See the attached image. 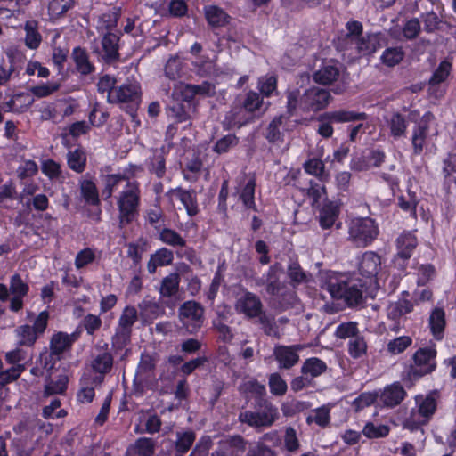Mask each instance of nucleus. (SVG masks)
<instances>
[{
  "instance_id": "obj_1",
  "label": "nucleus",
  "mask_w": 456,
  "mask_h": 456,
  "mask_svg": "<svg viewBox=\"0 0 456 456\" xmlns=\"http://www.w3.org/2000/svg\"><path fill=\"white\" fill-rule=\"evenodd\" d=\"M285 96L286 114L289 118L296 116L298 111L303 113L321 111L331 100L329 90L317 86L306 89L302 94L298 88L287 89Z\"/></svg>"
},
{
  "instance_id": "obj_2",
  "label": "nucleus",
  "mask_w": 456,
  "mask_h": 456,
  "mask_svg": "<svg viewBox=\"0 0 456 456\" xmlns=\"http://www.w3.org/2000/svg\"><path fill=\"white\" fill-rule=\"evenodd\" d=\"M118 228H125L133 224L139 216L141 206L140 183L136 180L126 183L116 197Z\"/></svg>"
},
{
  "instance_id": "obj_3",
  "label": "nucleus",
  "mask_w": 456,
  "mask_h": 456,
  "mask_svg": "<svg viewBox=\"0 0 456 456\" xmlns=\"http://www.w3.org/2000/svg\"><path fill=\"white\" fill-rule=\"evenodd\" d=\"M345 277L342 273L330 272L324 289L333 299L343 300L348 307L356 306L362 301V291L356 285H350Z\"/></svg>"
},
{
  "instance_id": "obj_4",
  "label": "nucleus",
  "mask_w": 456,
  "mask_h": 456,
  "mask_svg": "<svg viewBox=\"0 0 456 456\" xmlns=\"http://www.w3.org/2000/svg\"><path fill=\"white\" fill-rule=\"evenodd\" d=\"M73 345L65 331H55L49 340V351L40 354L39 359L45 370H57L55 365L72 350Z\"/></svg>"
},
{
  "instance_id": "obj_5",
  "label": "nucleus",
  "mask_w": 456,
  "mask_h": 456,
  "mask_svg": "<svg viewBox=\"0 0 456 456\" xmlns=\"http://www.w3.org/2000/svg\"><path fill=\"white\" fill-rule=\"evenodd\" d=\"M239 414V421L255 428H270L279 419L278 408L273 403L251 405Z\"/></svg>"
},
{
  "instance_id": "obj_6",
  "label": "nucleus",
  "mask_w": 456,
  "mask_h": 456,
  "mask_svg": "<svg viewBox=\"0 0 456 456\" xmlns=\"http://www.w3.org/2000/svg\"><path fill=\"white\" fill-rule=\"evenodd\" d=\"M180 320L190 334L197 333L204 322V308L194 301L184 302L179 308Z\"/></svg>"
},
{
  "instance_id": "obj_7",
  "label": "nucleus",
  "mask_w": 456,
  "mask_h": 456,
  "mask_svg": "<svg viewBox=\"0 0 456 456\" xmlns=\"http://www.w3.org/2000/svg\"><path fill=\"white\" fill-rule=\"evenodd\" d=\"M395 246L397 252L394 258L395 265L404 271L418 246V238L413 232L405 230L397 237Z\"/></svg>"
},
{
  "instance_id": "obj_8",
  "label": "nucleus",
  "mask_w": 456,
  "mask_h": 456,
  "mask_svg": "<svg viewBox=\"0 0 456 456\" xmlns=\"http://www.w3.org/2000/svg\"><path fill=\"white\" fill-rule=\"evenodd\" d=\"M256 173L245 174L243 177L237 179L235 192L243 208L254 212L258 211L256 203Z\"/></svg>"
},
{
  "instance_id": "obj_9",
  "label": "nucleus",
  "mask_w": 456,
  "mask_h": 456,
  "mask_svg": "<svg viewBox=\"0 0 456 456\" xmlns=\"http://www.w3.org/2000/svg\"><path fill=\"white\" fill-rule=\"evenodd\" d=\"M141 97V88L137 84H124L114 90V94L108 96L110 103H128L126 113L134 116L136 113L138 102Z\"/></svg>"
},
{
  "instance_id": "obj_10",
  "label": "nucleus",
  "mask_w": 456,
  "mask_h": 456,
  "mask_svg": "<svg viewBox=\"0 0 456 456\" xmlns=\"http://www.w3.org/2000/svg\"><path fill=\"white\" fill-rule=\"evenodd\" d=\"M434 119V114L428 110L424 113L419 122H416V125H413L411 135L412 155L419 156L422 154L428 144L430 124Z\"/></svg>"
},
{
  "instance_id": "obj_11",
  "label": "nucleus",
  "mask_w": 456,
  "mask_h": 456,
  "mask_svg": "<svg viewBox=\"0 0 456 456\" xmlns=\"http://www.w3.org/2000/svg\"><path fill=\"white\" fill-rule=\"evenodd\" d=\"M255 120V115L248 113L241 104L235 100L229 111L224 115L222 121V126L224 131H230L234 128H241Z\"/></svg>"
},
{
  "instance_id": "obj_12",
  "label": "nucleus",
  "mask_w": 456,
  "mask_h": 456,
  "mask_svg": "<svg viewBox=\"0 0 456 456\" xmlns=\"http://www.w3.org/2000/svg\"><path fill=\"white\" fill-rule=\"evenodd\" d=\"M235 310L248 320L256 319L264 311L260 297L253 292H244L235 302Z\"/></svg>"
},
{
  "instance_id": "obj_13",
  "label": "nucleus",
  "mask_w": 456,
  "mask_h": 456,
  "mask_svg": "<svg viewBox=\"0 0 456 456\" xmlns=\"http://www.w3.org/2000/svg\"><path fill=\"white\" fill-rule=\"evenodd\" d=\"M346 37L355 44V49L359 57L370 56V34L366 33V38L362 37V24L357 20H349L346 24Z\"/></svg>"
},
{
  "instance_id": "obj_14",
  "label": "nucleus",
  "mask_w": 456,
  "mask_h": 456,
  "mask_svg": "<svg viewBox=\"0 0 456 456\" xmlns=\"http://www.w3.org/2000/svg\"><path fill=\"white\" fill-rule=\"evenodd\" d=\"M166 196L172 198L175 196L176 199L184 207L187 215L193 217L200 213V207L198 203L197 192L194 189H184L181 186L171 188L166 192Z\"/></svg>"
},
{
  "instance_id": "obj_15",
  "label": "nucleus",
  "mask_w": 456,
  "mask_h": 456,
  "mask_svg": "<svg viewBox=\"0 0 456 456\" xmlns=\"http://www.w3.org/2000/svg\"><path fill=\"white\" fill-rule=\"evenodd\" d=\"M370 220L357 217L349 225V238L358 248L366 247L370 242Z\"/></svg>"
},
{
  "instance_id": "obj_16",
  "label": "nucleus",
  "mask_w": 456,
  "mask_h": 456,
  "mask_svg": "<svg viewBox=\"0 0 456 456\" xmlns=\"http://www.w3.org/2000/svg\"><path fill=\"white\" fill-rule=\"evenodd\" d=\"M301 349L300 345H276L273 348V356L280 368L290 369L299 361L298 351Z\"/></svg>"
},
{
  "instance_id": "obj_17",
  "label": "nucleus",
  "mask_w": 456,
  "mask_h": 456,
  "mask_svg": "<svg viewBox=\"0 0 456 456\" xmlns=\"http://www.w3.org/2000/svg\"><path fill=\"white\" fill-rule=\"evenodd\" d=\"M121 33L108 31L103 35L101 40L102 48V59L107 64H113L119 61V40Z\"/></svg>"
},
{
  "instance_id": "obj_18",
  "label": "nucleus",
  "mask_w": 456,
  "mask_h": 456,
  "mask_svg": "<svg viewBox=\"0 0 456 456\" xmlns=\"http://www.w3.org/2000/svg\"><path fill=\"white\" fill-rule=\"evenodd\" d=\"M71 60L74 62L76 72L81 77L92 75L96 70V67L90 60L89 53L85 47H74L71 52Z\"/></svg>"
},
{
  "instance_id": "obj_19",
  "label": "nucleus",
  "mask_w": 456,
  "mask_h": 456,
  "mask_svg": "<svg viewBox=\"0 0 456 456\" xmlns=\"http://www.w3.org/2000/svg\"><path fill=\"white\" fill-rule=\"evenodd\" d=\"M242 389L250 406L272 403L266 398L265 387L256 380L244 383Z\"/></svg>"
},
{
  "instance_id": "obj_20",
  "label": "nucleus",
  "mask_w": 456,
  "mask_h": 456,
  "mask_svg": "<svg viewBox=\"0 0 456 456\" xmlns=\"http://www.w3.org/2000/svg\"><path fill=\"white\" fill-rule=\"evenodd\" d=\"M340 70L338 68V62L334 60H330L322 65L320 69L316 70L313 74V79L315 83L322 86L332 84L339 77Z\"/></svg>"
},
{
  "instance_id": "obj_21",
  "label": "nucleus",
  "mask_w": 456,
  "mask_h": 456,
  "mask_svg": "<svg viewBox=\"0 0 456 456\" xmlns=\"http://www.w3.org/2000/svg\"><path fill=\"white\" fill-rule=\"evenodd\" d=\"M439 393L437 390L431 391L425 397L423 395L416 396L418 404V413L422 418V423H428L436 410V398Z\"/></svg>"
},
{
  "instance_id": "obj_22",
  "label": "nucleus",
  "mask_w": 456,
  "mask_h": 456,
  "mask_svg": "<svg viewBox=\"0 0 456 456\" xmlns=\"http://www.w3.org/2000/svg\"><path fill=\"white\" fill-rule=\"evenodd\" d=\"M205 19L208 24L213 28H223L231 21V16L221 7L212 4L204 7Z\"/></svg>"
},
{
  "instance_id": "obj_23",
  "label": "nucleus",
  "mask_w": 456,
  "mask_h": 456,
  "mask_svg": "<svg viewBox=\"0 0 456 456\" xmlns=\"http://www.w3.org/2000/svg\"><path fill=\"white\" fill-rule=\"evenodd\" d=\"M140 310V318L142 322L151 323L162 313V308L159 302L154 297L150 296L145 297L142 302L138 304Z\"/></svg>"
},
{
  "instance_id": "obj_24",
  "label": "nucleus",
  "mask_w": 456,
  "mask_h": 456,
  "mask_svg": "<svg viewBox=\"0 0 456 456\" xmlns=\"http://www.w3.org/2000/svg\"><path fill=\"white\" fill-rule=\"evenodd\" d=\"M191 101L184 97L183 102L175 101L167 108V115L175 124L183 123L190 119Z\"/></svg>"
},
{
  "instance_id": "obj_25",
  "label": "nucleus",
  "mask_w": 456,
  "mask_h": 456,
  "mask_svg": "<svg viewBox=\"0 0 456 456\" xmlns=\"http://www.w3.org/2000/svg\"><path fill=\"white\" fill-rule=\"evenodd\" d=\"M33 103V99L28 94L22 93L15 94L10 100L0 104L3 110V114L5 112L12 113H23Z\"/></svg>"
},
{
  "instance_id": "obj_26",
  "label": "nucleus",
  "mask_w": 456,
  "mask_h": 456,
  "mask_svg": "<svg viewBox=\"0 0 456 456\" xmlns=\"http://www.w3.org/2000/svg\"><path fill=\"white\" fill-rule=\"evenodd\" d=\"M365 118L364 113H357L351 110H338L327 111L319 116V121H331L332 124L347 123L355 120H362Z\"/></svg>"
},
{
  "instance_id": "obj_27",
  "label": "nucleus",
  "mask_w": 456,
  "mask_h": 456,
  "mask_svg": "<svg viewBox=\"0 0 456 456\" xmlns=\"http://www.w3.org/2000/svg\"><path fill=\"white\" fill-rule=\"evenodd\" d=\"M406 392L399 382H395L392 385L387 386L380 395V401L387 406L393 408L404 399Z\"/></svg>"
},
{
  "instance_id": "obj_28",
  "label": "nucleus",
  "mask_w": 456,
  "mask_h": 456,
  "mask_svg": "<svg viewBox=\"0 0 456 456\" xmlns=\"http://www.w3.org/2000/svg\"><path fill=\"white\" fill-rule=\"evenodd\" d=\"M166 156L164 148L155 149L152 155L146 160V166L149 173L153 174L157 178L161 179L166 175Z\"/></svg>"
},
{
  "instance_id": "obj_29",
  "label": "nucleus",
  "mask_w": 456,
  "mask_h": 456,
  "mask_svg": "<svg viewBox=\"0 0 456 456\" xmlns=\"http://www.w3.org/2000/svg\"><path fill=\"white\" fill-rule=\"evenodd\" d=\"M173 261V251L166 247H162L151 255L147 263V270L149 273L153 274L158 267L170 265Z\"/></svg>"
},
{
  "instance_id": "obj_30",
  "label": "nucleus",
  "mask_w": 456,
  "mask_h": 456,
  "mask_svg": "<svg viewBox=\"0 0 456 456\" xmlns=\"http://www.w3.org/2000/svg\"><path fill=\"white\" fill-rule=\"evenodd\" d=\"M45 379L44 396H51L53 395H62L66 392L69 383V378L65 374H60L53 377V372Z\"/></svg>"
},
{
  "instance_id": "obj_31",
  "label": "nucleus",
  "mask_w": 456,
  "mask_h": 456,
  "mask_svg": "<svg viewBox=\"0 0 456 456\" xmlns=\"http://www.w3.org/2000/svg\"><path fill=\"white\" fill-rule=\"evenodd\" d=\"M131 178H133V173L128 175L126 173L106 175L103 177L104 187L102 190L103 200H107L110 199L114 191L118 190L119 184L123 181H126V183L132 182Z\"/></svg>"
},
{
  "instance_id": "obj_32",
  "label": "nucleus",
  "mask_w": 456,
  "mask_h": 456,
  "mask_svg": "<svg viewBox=\"0 0 456 456\" xmlns=\"http://www.w3.org/2000/svg\"><path fill=\"white\" fill-rule=\"evenodd\" d=\"M227 456H240L246 451L247 441L240 435L228 436L218 442Z\"/></svg>"
},
{
  "instance_id": "obj_33",
  "label": "nucleus",
  "mask_w": 456,
  "mask_h": 456,
  "mask_svg": "<svg viewBox=\"0 0 456 456\" xmlns=\"http://www.w3.org/2000/svg\"><path fill=\"white\" fill-rule=\"evenodd\" d=\"M23 29L25 31L24 44L30 50L39 48L43 37L39 32V23L35 20H28L25 22Z\"/></svg>"
},
{
  "instance_id": "obj_34",
  "label": "nucleus",
  "mask_w": 456,
  "mask_h": 456,
  "mask_svg": "<svg viewBox=\"0 0 456 456\" xmlns=\"http://www.w3.org/2000/svg\"><path fill=\"white\" fill-rule=\"evenodd\" d=\"M339 215V207L335 202L326 201L319 211V224L323 229L331 228Z\"/></svg>"
},
{
  "instance_id": "obj_35",
  "label": "nucleus",
  "mask_w": 456,
  "mask_h": 456,
  "mask_svg": "<svg viewBox=\"0 0 456 456\" xmlns=\"http://www.w3.org/2000/svg\"><path fill=\"white\" fill-rule=\"evenodd\" d=\"M436 354L435 346L421 347L414 353L412 359L416 366H428L427 370H435Z\"/></svg>"
},
{
  "instance_id": "obj_36",
  "label": "nucleus",
  "mask_w": 456,
  "mask_h": 456,
  "mask_svg": "<svg viewBox=\"0 0 456 456\" xmlns=\"http://www.w3.org/2000/svg\"><path fill=\"white\" fill-rule=\"evenodd\" d=\"M446 325L445 312L443 308L436 307L429 316V328L433 337L436 340H442Z\"/></svg>"
},
{
  "instance_id": "obj_37",
  "label": "nucleus",
  "mask_w": 456,
  "mask_h": 456,
  "mask_svg": "<svg viewBox=\"0 0 456 456\" xmlns=\"http://www.w3.org/2000/svg\"><path fill=\"white\" fill-rule=\"evenodd\" d=\"M236 100L241 104L244 110L248 113L255 115V118L256 117V113L260 112L264 104L263 97L253 90H249L244 96L240 98L238 97Z\"/></svg>"
},
{
  "instance_id": "obj_38",
  "label": "nucleus",
  "mask_w": 456,
  "mask_h": 456,
  "mask_svg": "<svg viewBox=\"0 0 456 456\" xmlns=\"http://www.w3.org/2000/svg\"><path fill=\"white\" fill-rule=\"evenodd\" d=\"M157 232L158 239L163 244L173 248H184L186 246V240L174 229L161 227Z\"/></svg>"
},
{
  "instance_id": "obj_39",
  "label": "nucleus",
  "mask_w": 456,
  "mask_h": 456,
  "mask_svg": "<svg viewBox=\"0 0 456 456\" xmlns=\"http://www.w3.org/2000/svg\"><path fill=\"white\" fill-rule=\"evenodd\" d=\"M256 319H257V322L260 325L261 330L266 336L275 338H281L279 326L276 323L273 314H268L264 310L259 316H256Z\"/></svg>"
},
{
  "instance_id": "obj_40",
  "label": "nucleus",
  "mask_w": 456,
  "mask_h": 456,
  "mask_svg": "<svg viewBox=\"0 0 456 456\" xmlns=\"http://www.w3.org/2000/svg\"><path fill=\"white\" fill-rule=\"evenodd\" d=\"M181 279L177 273H171L161 281L159 294L163 297H172L178 293Z\"/></svg>"
},
{
  "instance_id": "obj_41",
  "label": "nucleus",
  "mask_w": 456,
  "mask_h": 456,
  "mask_svg": "<svg viewBox=\"0 0 456 456\" xmlns=\"http://www.w3.org/2000/svg\"><path fill=\"white\" fill-rule=\"evenodd\" d=\"M80 193L86 203L91 206L100 205L99 191L93 180L85 179L80 182Z\"/></svg>"
},
{
  "instance_id": "obj_42",
  "label": "nucleus",
  "mask_w": 456,
  "mask_h": 456,
  "mask_svg": "<svg viewBox=\"0 0 456 456\" xmlns=\"http://www.w3.org/2000/svg\"><path fill=\"white\" fill-rule=\"evenodd\" d=\"M196 435L192 430L177 432V439L175 444V450L177 455H183L192 446Z\"/></svg>"
},
{
  "instance_id": "obj_43",
  "label": "nucleus",
  "mask_w": 456,
  "mask_h": 456,
  "mask_svg": "<svg viewBox=\"0 0 456 456\" xmlns=\"http://www.w3.org/2000/svg\"><path fill=\"white\" fill-rule=\"evenodd\" d=\"M388 126L391 136L394 138H401L405 135L408 124L403 114L395 112L390 118Z\"/></svg>"
},
{
  "instance_id": "obj_44",
  "label": "nucleus",
  "mask_w": 456,
  "mask_h": 456,
  "mask_svg": "<svg viewBox=\"0 0 456 456\" xmlns=\"http://www.w3.org/2000/svg\"><path fill=\"white\" fill-rule=\"evenodd\" d=\"M67 162L69 167L77 174L84 172L86 166V156L83 150L75 149L69 151Z\"/></svg>"
},
{
  "instance_id": "obj_45",
  "label": "nucleus",
  "mask_w": 456,
  "mask_h": 456,
  "mask_svg": "<svg viewBox=\"0 0 456 456\" xmlns=\"http://www.w3.org/2000/svg\"><path fill=\"white\" fill-rule=\"evenodd\" d=\"M413 303L407 298H399L394 305H391L387 317L391 320L399 319L401 316L413 311Z\"/></svg>"
},
{
  "instance_id": "obj_46",
  "label": "nucleus",
  "mask_w": 456,
  "mask_h": 456,
  "mask_svg": "<svg viewBox=\"0 0 456 456\" xmlns=\"http://www.w3.org/2000/svg\"><path fill=\"white\" fill-rule=\"evenodd\" d=\"M105 351L98 354L91 362L92 370H111L113 356L108 351V344H104Z\"/></svg>"
},
{
  "instance_id": "obj_47",
  "label": "nucleus",
  "mask_w": 456,
  "mask_h": 456,
  "mask_svg": "<svg viewBox=\"0 0 456 456\" xmlns=\"http://www.w3.org/2000/svg\"><path fill=\"white\" fill-rule=\"evenodd\" d=\"M405 52L402 46L388 47L385 49L381 55V61L387 67L398 65L404 58Z\"/></svg>"
},
{
  "instance_id": "obj_48",
  "label": "nucleus",
  "mask_w": 456,
  "mask_h": 456,
  "mask_svg": "<svg viewBox=\"0 0 456 456\" xmlns=\"http://www.w3.org/2000/svg\"><path fill=\"white\" fill-rule=\"evenodd\" d=\"M240 142L239 137L235 134H228L218 139L213 146V151L218 155L229 152Z\"/></svg>"
},
{
  "instance_id": "obj_49",
  "label": "nucleus",
  "mask_w": 456,
  "mask_h": 456,
  "mask_svg": "<svg viewBox=\"0 0 456 456\" xmlns=\"http://www.w3.org/2000/svg\"><path fill=\"white\" fill-rule=\"evenodd\" d=\"M138 320V313L134 306L126 305L118 320V328L132 331L133 325Z\"/></svg>"
},
{
  "instance_id": "obj_50",
  "label": "nucleus",
  "mask_w": 456,
  "mask_h": 456,
  "mask_svg": "<svg viewBox=\"0 0 456 456\" xmlns=\"http://www.w3.org/2000/svg\"><path fill=\"white\" fill-rule=\"evenodd\" d=\"M75 4L74 0H50L48 12L52 18L63 16Z\"/></svg>"
},
{
  "instance_id": "obj_51",
  "label": "nucleus",
  "mask_w": 456,
  "mask_h": 456,
  "mask_svg": "<svg viewBox=\"0 0 456 456\" xmlns=\"http://www.w3.org/2000/svg\"><path fill=\"white\" fill-rule=\"evenodd\" d=\"M128 447L140 456H152L155 452L154 441L149 437H139Z\"/></svg>"
},
{
  "instance_id": "obj_52",
  "label": "nucleus",
  "mask_w": 456,
  "mask_h": 456,
  "mask_svg": "<svg viewBox=\"0 0 456 456\" xmlns=\"http://www.w3.org/2000/svg\"><path fill=\"white\" fill-rule=\"evenodd\" d=\"M90 129L91 126L86 121H76L64 128L61 137L63 141L67 139V136L77 139L83 134H86Z\"/></svg>"
},
{
  "instance_id": "obj_53",
  "label": "nucleus",
  "mask_w": 456,
  "mask_h": 456,
  "mask_svg": "<svg viewBox=\"0 0 456 456\" xmlns=\"http://www.w3.org/2000/svg\"><path fill=\"white\" fill-rule=\"evenodd\" d=\"M96 248L86 247L77 252L74 265L77 270L83 269L96 260Z\"/></svg>"
},
{
  "instance_id": "obj_54",
  "label": "nucleus",
  "mask_w": 456,
  "mask_h": 456,
  "mask_svg": "<svg viewBox=\"0 0 456 456\" xmlns=\"http://www.w3.org/2000/svg\"><path fill=\"white\" fill-rule=\"evenodd\" d=\"M20 346H32L38 338V334L28 324H24L16 329Z\"/></svg>"
},
{
  "instance_id": "obj_55",
  "label": "nucleus",
  "mask_w": 456,
  "mask_h": 456,
  "mask_svg": "<svg viewBox=\"0 0 456 456\" xmlns=\"http://www.w3.org/2000/svg\"><path fill=\"white\" fill-rule=\"evenodd\" d=\"M132 331L117 328L115 334L111 338V346L116 353L126 349L131 341Z\"/></svg>"
},
{
  "instance_id": "obj_56",
  "label": "nucleus",
  "mask_w": 456,
  "mask_h": 456,
  "mask_svg": "<svg viewBox=\"0 0 456 456\" xmlns=\"http://www.w3.org/2000/svg\"><path fill=\"white\" fill-rule=\"evenodd\" d=\"M278 79L275 76H266L259 78L258 89L261 97L269 98L277 91Z\"/></svg>"
},
{
  "instance_id": "obj_57",
  "label": "nucleus",
  "mask_w": 456,
  "mask_h": 456,
  "mask_svg": "<svg viewBox=\"0 0 456 456\" xmlns=\"http://www.w3.org/2000/svg\"><path fill=\"white\" fill-rule=\"evenodd\" d=\"M214 89V86L208 81H203L200 85H186L184 88L185 98L191 101L196 95H208Z\"/></svg>"
},
{
  "instance_id": "obj_58",
  "label": "nucleus",
  "mask_w": 456,
  "mask_h": 456,
  "mask_svg": "<svg viewBox=\"0 0 456 456\" xmlns=\"http://www.w3.org/2000/svg\"><path fill=\"white\" fill-rule=\"evenodd\" d=\"M25 352L20 348L6 353L5 361L12 367L5 370H25V366L21 363V362L25 361Z\"/></svg>"
},
{
  "instance_id": "obj_59",
  "label": "nucleus",
  "mask_w": 456,
  "mask_h": 456,
  "mask_svg": "<svg viewBox=\"0 0 456 456\" xmlns=\"http://www.w3.org/2000/svg\"><path fill=\"white\" fill-rule=\"evenodd\" d=\"M451 68L450 62L446 61H441L429 78L428 85L437 86L444 82L450 75Z\"/></svg>"
},
{
  "instance_id": "obj_60",
  "label": "nucleus",
  "mask_w": 456,
  "mask_h": 456,
  "mask_svg": "<svg viewBox=\"0 0 456 456\" xmlns=\"http://www.w3.org/2000/svg\"><path fill=\"white\" fill-rule=\"evenodd\" d=\"M146 224H150L158 231L161 228L158 224L164 219V212L159 204L154 205L153 208L145 210L144 215Z\"/></svg>"
},
{
  "instance_id": "obj_61",
  "label": "nucleus",
  "mask_w": 456,
  "mask_h": 456,
  "mask_svg": "<svg viewBox=\"0 0 456 456\" xmlns=\"http://www.w3.org/2000/svg\"><path fill=\"white\" fill-rule=\"evenodd\" d=\"M412 344L410 336H401L387 343V351L392 354H399L404 352Z\"/></svg>"
},
{
  "instance_id": "obj_62",
  "label": "nucleus",
  "mask_w": 456,
  "mask_h": 456,
  "mask_svg": "<svg viewBox=\"0 0 456 456\" xmlns=\"http://www.w3.org/2000/svg\"><path fill=\"white\" fill-rule=\"evenodd\" d=\"M367 352V343L361 336H355L348 343V353L353 358H360Z\"/></svg>"
},
{
  "instance_id": "obj_63",
  "label": "nucleus",
  "mask_w": 456,
  "mask_h": 456,
  "mask_svg": "<svg viewBox=\"0 0 456 456\" xmlns=\"http://www.w3.org/2000/svg\"><path fill=\"white\" fill-rule=\"evenodd\" d=\"M282 124V116L275 117L266 128L265 138L271 143H275L281 140L280 126Z\"/></svg>"
},
{
  "instance_id": "obj_64",
  "label": "nucleus",
  "mask_w": 456,
  "mask_h": 456,
  "mask_svg": "<svg viewBox=\"0 0 456 456\" xmlns=\"http://www.w3.org/2000/svg\"><path fill=\"white\" fill-rule=\"evenodd\" d=\"M213 328L216 331L219 340L227 343L233 339L234 334L232 328L225 324L221 318L213 321Z\"/></svg>"
}]
</instances>
